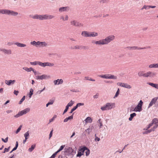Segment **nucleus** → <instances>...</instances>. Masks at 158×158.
<instances>
[{"instance_id": "8", "label": "nucleus", "mask_w": 158, "mask_h": 158, "mask_svg": "<svg viewBox=\"0 0 158 158\" xmlns=\"http://www.w3.org/2000/svg\"><path fill=\"white\" fill-rule=\"evenodd\" d=\"M41 20L47 19H51L54 18V16L52 15H41Z\"/></svg>"}, {"instance_id": "59", "label": "nucleus", "mask_w": 158, "mask_h": 158, "mask_svg": "<svg viewBox=\"0 0 158 158\" xmlns=\"http://www.w3.org/2000/svg\"><path fill=\"white\" fill-rule=\"evenodd\" d=\"M136 115V114L135 113H133L132 114H130V116L132 118H133V117L135 116Z\"/></svg>"}, {"instance_id": "44", "label": "nucleus", "mask_w": 158, "mask_h": 158, "mask_svg": "<svg viewBox=\"0 0 158 158\" xmlns=\"http://www.w3.org/2000/svg\"><path fill=\"white\" fill-rule=\"evenodd\" d=\"M74 103V102L72 100H71L69 102L67 106L68 107L69 106H72L73 104Z\"/></svg>"}, {"instance_id": "40", "label": "nucleus", "mask_w": 158, "mask_h": 158, "mask_svg": "<svg viewBox=\"0 0 158 158\" xmlns=\"http://www.w3.org/2000/svg\"><path fill=\"white\" fill-rule=\"evenodd\" d=\"M67 8V7H62L61 8H60L59 9V11L60 12H62L64 11H66Z\"/></svg>"}, {"instance_id": "23", "label": "nucleus", "mask_w": 158, "mask_h": 158, "mask_svg": "<svg viewBox=\"0 0 158 158\" xmlns=\"http://www.w3.org/2000/svg\"><path fill=\"white\" fill-rule=\"evenodd\" d=\"M156 7V6H152L150 5H144L143 7L141 8V10H143V9H145V10H147L149 9L150 8H155Z\"/></svg>"}, {"instance_id": "54", "label": "nucleus", "mask_w": 158, "mask_h": 158, "mask_svg": "<svg viewBox=\"0 0 158 158\" xmlns=\"http://www.w3.org/2000/svg\"><path fill=\"white\" fill-rule=\"evenodd\" d=\"M22 126L21 125H20L19 127V128L17 129L16 131V134L18 133L19 132V131H20V130H21V128L22 127Z\"/></svg>"}, {"instance_id": "36", "label": "nucleus", "mask_w": 158, "mask_h": 158, "mask_svg": "<svg viewBox=\"0 0 158 158\" xmlns=\"http://www.w3.org/2000/svg\"><path fill=\"white\" fill-rule=\"evenodd\" d=\"M41 15H34L33 18L34 19H38L41 20Z\"/></svg>"}, {"instance_id": "42", "label": "nucleus", "mask_w": 158, "mask_h": 158, "mask_svg": "<svg viewBox=\"0 0 158 158\" xmlns=\"http://www.w3.org/2000/svg\"><path fill=\"white\" fill-rule=\"evenodd\" d=\"M37 43H38V41L37 42H36L35 41H34L32 42H31V44L32 45H35V46H36L37 47Z\"/></svg>"}, {"instance_id": "43", "label": "nucleus", "mask_w": 158, "mask_h": 158, "mask_svg": "<svg viewBox=\"0 0 158 158\" xmlns=\"http://www.w3.org/2000/svg\"><path fill=\"white\" fill-rule=\"evenodd\" d=\"M56 117H57L56 115V114L54 115L53 116V117L51 119H50L49 122H53L54 120L56 118Z\"/></svg>"}, {"instance_id": "24", "label": "nucleus", "mask_w": 158, "mask_h": 158, "mask_svg": "<svg viewBox=\"0 0 158 158\" xmlns=\"http://www.w3.org/2000/svg\"><path fill=\"white\" fill-rule=\"evenodd\" d=\"M148 68L151 69L152 68H158V63L152 64L148 65Z\"/></svg>"}, {"instance_id": "31", "label": "nucleus", "mask_w": 158, "mask_h": 158, "mask_svg": "<svg viewBox=\"0 0 158 158\" xmlns=\"http://www.w3.org/2000/svg\"><path fill=\"white\" fill-rule=\"evenodd\" d=\"M149 85L156 89H158V84H154L152 83H148Z\"/></svg>"}, {"instance_id": "33", "label": "nucleus", "mask_w": 158, "mask_h": 158, "mask_svg": "<svg viewBox=\"0 0 158 158\" xmlns=\"http://www.w3.org/2000/svg\"><path fill=\"white\" fill-rule=\"evenodd\" d=\"M73 115H72L70 116H69L68 117L66 118H65L64 120V122H66L68 121L69 120H71L73 119Z\"/></svg>"}, {"instance_id": "37", "label": "nucleus", "mask_w": 158, "mask_h": 158, "mask_svg": "<svg viewBox=\"0 0 158 158\" xmlns=\"http://www.w3.org/2000/svg\"><path fill=\"white\" fill-rule=\"evenodd\" d=\"M68 17L67 15H66L65 18L63 16H61L60 17V19H62L63 21H64L68 20Z\"/></svg>"}, {"instance_id": "27", "label": "nucleus", "mask_w": 158, "mask_h": 158, "mask_svg": "<svg viewBox=\"0 0 158 158\" xmlns=\"http://www.w3.org/2000/svg\"><path fill=\"white\" fill-rule=\"evenodd\" d=\"M17 46L21 47H25L26 46V45L23 44L19 42H16L14 44Z\"/></svg>"}, {"instance_id": "55", "label": "nucleus", "mask_w": 158, "mask_h": 158, "mask_svg": "<svg viewBox=\"0 0 158 158\" xmlns=\"http://www.w3.org/2000/svg\"><path fill=\"white\" fill-rule=\"evenodd\" d=\"M84 104L83 103H78L77 105L75 106H77V108L78 106H83L84 105Z\"/></svg>"}, {"instance_id": "38", "label": "nucleus", "mask_w": 158, "mask_h": 158, "mask_svg": "<svg viewBox=\"0 0 158 158\" xmlns=\"http://www.w3.org/2000/svg\"><path fill=\"white\" fill-rule=\"evenodd\" d=\"M35 147V145H32L31 147L29 148L28 151L30 152H32L34 149Z\"/></svg>"}, {"instance_id": "32", "label": "nucleus", "mask_w": 158, "mask_h": 158, "mask_svg": "<svg viewBox=\"0 0 158 158\" xmlns=\"http://www.w3.org/2000/svg\"><path fill=\"white\" fill-rule=\"evenodd\" d=\"M142 110V108H140L139 106H137L134 109V111L135 112H140Z\"/></svg>"}, {"instance_id": "50", "label": "nucleus", "mask_w": 158, "mask_h": 158, "mask_svg": "<svg viewBox=\"0 0 158 158\" xmlns=\"http://www.w3.org/2000/svg\"><path fill=\"white\" fill-rule=\"evenodd\" d=\"M57 153L56 152L49 158H55Z\"/></svg>"}, {"instance_id": "2", "label": "nucleus", "mask_w": 158, "mask_h": 158, "mask_svg": "<svg viewBox=\"0 0 158 158\" xmlns=\"http://www.w3.org/2000/svg\"><path fill=\"white\" fill-rule=\"evenodd\" d=\"M153 124H155V126L156 125H157V127L158 126V120L156 118H155L153 119L152 121V123L149 124L145 128H144L143 130H146L147 129H148L150 127L152 126Z\"/></svg>"}, {"instance_id": "4", "label": "nucleus", "mask_w": 158, "mask_h": 158, "mask_svg": "<svg viewBox=\"0 0 158 158\" xmlns=\"http://www.w3.org/2000/svg\"><path fill=\"white\" fill-rule=\"evenodd\" d=\"M30 111V109L29 108L25 109L19 112L17 114L15 115L14 116L16 118H18L23 114H26Z\"/></svg>"}, {"instance_id": "20", "label": "nucleus", "mask_w": 158, "mask_h": 158, "mask_svg": "<svg viewBox=\"0 0 158 158\" xmlns=\"http://www.w3.org/2000/svg\"><path fill=\"white\" fill-rule=\"evenodd\" d=\"M15 82V80H6L5 81V82L6 84L8 85H11L14 84Z\"/></svg>"}, {"instance_id": "39", "label": "nucleus", "mask_w": 158, "mask_h": 158, "mask_svg": "<svg viewBox=\"0 0 158 158\" xmlns=\"http://www.w3.org/2000/svg\"><path fill=\"white\" fill-rule=\"evenodd\" d=\"M33 90L31 88L30 89V93L28 95V96L30 98H31L32 95L33 94Z\"/></svg>"}, {"instance_id": "22", "label": "nucleus", "mask_w": 158, "mask_h": 158, "mask_svg": "<svg viewBox=\"0 0 158 158\" xmlns=\"http://www.w3.org/2000/svg\"><path fill=\"white\" fill-rule=\"evenodd\" d=\"M48 45L47 43L45 42H41L39 41H38L37 46H40L41 47H45Z\"/></svg>"}, {"instance_id": "21", "label": "nucleus", "mask_w": 158, "mask_h": 158, "mask_svg": "<svg viewBox=\"0 0 158 158\" xmlns=\"http://www.w3.org/2000/svg\"><path fill=\"white\" fill-rule=\"evenodd\" d=\"M157 99H158L157 97H155V98H153L152 99V101H151V102H150V103L149 104V107L153 105L156 102V101H157Z\"/></svg>"}, {"instance_id": "14", "label": "nucleus", "mask_w": 158, "mask_h": 158, "mask_svg": "<svg viewBox=\"0 0 158 158\" xmlns=\"http://www.w3.org/2000/svg\"><path fill=\"white\" fill-rule=\"evenodd\" d=\"M54 64L53 63L50 62H44L43 63L41 62V66L44 67L47 66L52 67L54 66Z\"/></svg>"}, {"instance_id": "19", "label": "nucleus", "mask_w": 158, "mask_h": 158, "mask_svg": "<svg viewBox=\"0 0 158 158\" xmlns=\"http://www.w3.org/2000/svg\"><path fill=\"white\" fill-rule=\"evenodd\" d=\"M53 82L55 85L62 84L63 82V81L62 79H57L54 80Z\"/></svg>"}, {"instance_id": "45", "label": "nucleus", "mask_w": 158, "mask_h": 158, "mask_svg": "<svg viewBox=\"0 0 158 158\" xmlns=\"http://www.w3.org/2000/svg\"><path fill=\"white\" fill-rule=\"evenodd\" d=\"M143 104V102L141 100L140 101V102H139L137 106H139V107H140V108H142V106Z\"/></svg>"}, {"instance_id": "6", "label": "nucleus", "mask_w": 158, "mask_h": 158, "mask_svg": "<svg viewBox=\"0 0 158 158\" xmlns=\"http://www.w3.org/2000/svg\"><path fill=\"white\" fill-rule=\"evenodd\" d=\"M117 85L127 89H130L131 88V86L127 83H124L118 82L117 83Z\"/></svg>"}, {"instance_id": "30", "label": "nucleus", "mask_w": 158, "mask_h": 158, "mask_svg": "<svg viewBox=\"0 0 158 158\" xmlns=\"http://www.w3.org/2000/svg\"><path fill=\"white\" fill-rule=\"evenodd\" d=\"M98 34L97 32H90V37H96L98 36Z\"/></svg>"}, {"instance_id": "58", "label": "nucleus", "mask_w": 158, "mask_h": 158, "mask_svg": "<svg viewBox=\"0 0 158 158\" xmlns=\"http://www.w3.org/2000/svg\"><path fill=\"white\" fill-rule=\"evenodd\" d=\"M5 10L6 9L0 10V13L5 14Z\"/></svg>"}, {"instance_id": "47", "label": "nucleus", "mask_w": 158, "mask_h": 158, "mask_svg": "<svg viewBox=\"0 0 158 158\" xmlns=\"http://www.w3.org/2000/svg\"><path fill=\"white\" fill-rule=\"evenodd\" d=\"M99 77L101 78H103L105 79H107V74L104 75H99Z\"/></svg>"}, {"instance_id": "29", "label": "nucleus", "mask_w": 158, "mask_h": 158, "mask_svg": "<svg viewBox=\"0 0 158 158\" xmlns=\"http://www.w3.org/2000/svg\"><path fill=\"white\" fill-rule=\"evenodd\" d=\"M30 63L31 65H35L37 64H38L41 66V62L40 61H35L34 62H31Z\"/></svg>"}, {"instance_id": "17", "label": "nucleus", "mask_w": 158, "mask_h": 158, "mask_svg": "<svg viewBox=\"0 0 158 158\" xmlns=\"http://www.w3.org/2000/svg\"><path fill=\"white\" fill-rule=\"evenodd\" d=\"M157 128V125H156V126H154L150 130H148L147 129L146 130V131L143 132V134H148L150 133L151 132L154 131H155V129Z\"/></svg>"}, {"instance_id": "11", "label": "nucleus", "mask_w": 158, "mask_h": 158, "mask_svg": "<svg viewBox=\"0 0 158 158\" xmlns=\"http://www.w3.org/2000/svg\"><path fill=\"white\" fill-rule=\"evenodd\" d=\"M5 14L13 16H16L18 15V13L13 11L6 9Z\"/></svg>"}, {"instance_id": "62", "label": "nucleus", "mask_w": 158, "mask_h": 158, "mask_svg": "<svg viewBox=\"0 0 158 158\" xmlns=\"http://www.w3.org/2000/svg\"><path fill=\"white\" fill-rule=\"evenodd\" d=\"M19 93V92L18 91L15 90L14 92V93L16 95H17L18 93Z\"/></svg>"}, {"instance_id": "13", "label": "nucleus", "mask_w": 158, "mask_h": 158, "mask_svg": "<svg viewBox=\"0 0 158 158\" xmlns=\"http://www.w3.org/2000/svg\"><path fill=\"white\" fill-rule=\"evenodd\" d=\"M85 47L77 45L73 46H72L70 47L71 49H85Z\"/></svg>"}, {"instance_id": "57", "label": "nucleus", "mask_w": 158, "mask_h": 158, "mask_svg": "<svg viewBox=\"0 0 158 158\" xmlns=\"http://www.w3.org/2000/svg\"><path fill=\"white\" fill-rule=\"evenodd\" d=\"M68 109H69V107L67 106H66L65 109L64 110L63 113V114H64L67 111Z\"/></svg>"}, {"instance_id": "25", "label": "nucleus", "mask_w": 158, "mask_h": 158, "mask_svg": "<svg viewBox=\"0 0 158 158\" xmlns=\"http://www.w3.org/2000/svg\"><path fill=\"white\" fill-rule=\"evenodd\" d=\"M138 74L139 76L140 77H146V73H144V71H140L138 73Z\"/></svg>"}, {"instance_id": "56", "label": "nucleus", "mask_w": 158, "mask_h": 158, "mask_svg": "<svg viewBox=\"0 0 158 158\" xmlns=\"http://www.w3.org/2000/svg\"><path fill=\"white\" fill-rule=\"evenodd\" d=\"M8 137H7L5 139L3 138L2 139V140L5 143H6L8 141Z\"/></svg>"}, {"instance_id": "35", "label": "nucleus", "mask_w": 158, "mask_h": 158, "mask_svg": "<svg viewBox=\"0 0 158 158\" xmlns=\"http://www.w3.org/2000/svg\"><path fill=\"white\" fill-rule=\"evenodd\" d=\"M23 69L26 70V71H28V72H30L31 71H32L33 72H34V69H33V68H32L31 67L30 68H27V67H23Z\"/></svg>"}, {"instance_id": "28", "label": "nucleus", "mask_w": 158, "mask_h": 158, "mask_svg": "<svg viewBox=\"0 0 158 158\" xmlns=\"http://www.w3.org/2000/svg\"><path fill=\"white\" fill-rule=\"evenodd\" d=\"M146 49L145 47L140 48L137 46H133L132 47V50H142Z\"/></svg>"}, {"instance_id": "26", "label": "nucleus", "mask_w": 158, "mask_h": 158, "mask_svg": "<svg viewBox=\"0 0 158 158\" xmlns=\"http://www.w3.org/2000/svg\"><path fill=\"white\" fill-rule=\"evenodd\" d=\"M107 79H116L117 77L113 75L110 74H107Z\"/></svg>"}, {"instance_id": "34", "label": "nucleus", "mask_w": 158, "mask_h": 158, "mask_svg": "<svg viewBox=\"0 0 158 158\" xmlns=\"http://www.w3.org/2000/svg\"><path fill=\"white\" fill-rule=\"evenodd\" d=\"M86 123H91L92 120L91 118L89 117H87L85 120Z\"/></svg>"}, {"instance_id": "41", "label": "nucleus", "mask_w": 158, "mask_h": 158, "mask_svg": "<svg viewBox=\"0 0 158 158\" xmlns=\"http://www.w3.org/2000/svg\"><path fill=\"white\" fill-rule=\"evenodd\" d=\"M65 146V145H62L60 147V148H59V149H58V150L56 152H57V153H58L60 151H61L63 149V148H64Z\"/></svg>"}, {"instance_id": "64", "label": "nucleus", "mask_w": 158, "mask_h": 158, "mask_svg": "<svg viewBox=\"0 0 158 158\" xmlns=\"http://www.w3.org/2000/svg\"><path fill=\"white\" fill-rule=\"evenodd\" d=\"M13 44H13L12 42H9L7 43V45L10 46L12 45H13Z\"/></svg>"}, {"instance_id": "1", "label": "nucleus", "mask_w": 158, "mask_h": 158, "mask_svg": "<svg viewBox=\"0 0 158 158\" xmlns=\"http://www.w3.org/2000/svg\"><path fill=\"white\" fill-rule=\"evenodd\" d=\"M114 103H107L102 107L101 109L102 110H108L112 108L114 106Z\"/></svg>"}, {"instance_id": "52", "label": "nucleus", "mask_w": 158, "mask_h": 158, "mask_svg": "<svg viewBox=\"0 0 158 158\" xmlns=\"http://www.w3.org/2000/svg\"><path fill=\"white\" fill-rule=\"evenodd\" d=\"M77 109V107L75 106L71 110V111L70 112V113H72L74 111L76 110Z\"/></svg>"}, {"instance_id": "53", "label": "nucleus", "mask_w": 158, "mask_h": 158, "mask_svg": "<svg viewBox=\"0 0 158 158\" xmlns=\"http://www.w3.org/2000/svg\"><path fill=\"white\" fill-rule=\"evenodd\" d=\"M10 147H9L7 148H5L4 149V151L3 152V153H5L6 152H8L9 151V149Z\"/></svg>"}, {"instance_id": "9", "label": "nucleus", "mask_w": 158, "mask_h": 158, "mask_svg": "<svg viewBox=\"0 0 158 158\" xmlns=\"http://www.w3.org/2000/svg\"><path fill=\"white\" fill-rule=\"evenodd\" d=\"M92 43L98 45H103L106 44L104 39H101L98 41L94 40L92 42Z\"/></svg>"}, {"instance_id": "12", "label": "nucleus", "mask_w": 158, "mask_h": 158, "mask_svg": "<svg viewBox=\"0 0 158 158\" xmlns=\"http://www.w3.org/2000/svg\"><path fill=\"white\" fill-rule=\"evenodd\" d=\"M70 23L72 25L76 27H81L83 26L81 23H80L75 20L72 21Z\"/></svg>"}, {"instance_id": "63", "label": "nucleus", "mask_w": 158, "mask_h": 158, "mask_svg": "<svg viewBox=\"0 0 158 158\" xmlns=\"http://www.w3.org/2000/svg\"><path fill=\"white\" fill-rule=\"evenodd\" d=\"M53 130L51 131L50 132V134H49V139H50L52 136V132H53Z\"/></svg>"}, {"instance_id": "3", "label": "nucleus", "mask_w": 158, "mask_h": 158, "mask_svg": "<svg viewBox=\"0 0 158 158\" xmlns=\"http://www.w3.org/2000/svg\"><path fill=\"white\" fill-rule=\"evenodd\" d=\"M115 39V36L113 35H111L106 37L104 39L106 44H107L111 41L114 40Z\"/></svg>"}, {"instance_id": "15", "label": "nucleus", "mask_w": 158, "mask_h": 158, "mask_svg": "<svg viewBox=\"0 0 158 158\" xmlns=\"http://www.w3.org/2000/svg\"><path fill=\"white\" fill-rule=\"evenodd\" d=\"M87 149V148L85 147L81 148L80 150V152H78L77 155V156L80 157L83 155L84 152L85 150Z\"/></svg>"}, {"instance_id": "7", "label": "nucleus", "mask_w": 158, "mask_h": 158, "mask_svg": "<svg viewBox=\"0 0 158 158\" xmlns=\"http://www.w3.org/2000/svg\"><path fill=\"white\" fill-rule=\"evenodd\" d=\"M36 77V79L37 80H43L50 78V76H48L46 74H43L41 76H37Z\"/></svg>"}, {"instance_id": "46", "label": "nucleus", "mask_w": 158, "mask_h": 158, "mask_svg": "<svg viewBox=\"0 0 158 158\" xmlns=\"http://www.w3.org/2000/svg\"><path fill=\"white\" fill-rule=\"evenodd\" d=\"M29 135V133H28V131H27V132H26L24 135V137L26 139H27L28 138L27 137Z\"/></svg>"}, {"instance_id": "51", "label": "nucleus", "mask_w": 158, "mask_h": 158, "mask_svg": "<svg viewBox=\"0 0 158 158\" xmlns=\"http://www.w3.org/2000/svg\"><path fill=\"white\" fill-rule=\"evenodd\" d=\"M85 150L86 151L85 152L86 155V156H88L89 154L90 151L87 148V149L85 150Z\"/></svg>"}, {"instance_id": "48", "label": "nucleus", "mask_w": 158, "mask_h": 158, "mask_svg": "<svg viewBox=\"0 0 158 158\" xmlns=\"http://www.w3.org/2000/svg\"><path fill=\"white\" fill-rule=\"evenodd\" d=\"M25 96H23L22 98L21 99L20 101L19 102V104H21L22 102L25 100Z\"/></svg>"}, {"instance_id": "49", "label": "nucleus", "mask_w": 158, "mask_h": 158, "mask_svg": "<svg viewBox=\"0 0 158 158\" xmlns=\"http://www.w3.org/2000/svg\"><path fill=\"white\" fill-rule=\"evenodd\" d=\"M119 89H118L117 92H116V93L115 94L114 96V98H115L117 97L118 96V95L119 94Z\"/></svg>"}, {"instance_id": "10", "label": "nucleus", "mask_w": 158, "mask_h": 158, "mask_svg": "<svg viewBox=\"0 0 158 158\" xmlns=\"http://www.w3.org/2000/svg\"><path fill=\"white\" fill-rule=\"evenodd\" d=\"M65 152L66 155H73V150L71 148H68L65 149Z\"/></svg>"}, {"instance_id": "18", "label": "nucleus", "mask_w": 158, "mask_h": 158, "mask_svg": "<svg viewBox=\"0 0 158 158\" xmlns=\"http://www.w3.org/2000/svg\"><path fill=\"white\" fill-rule=\"evenodd\" d=\"M81 35L84 37H90V32H88L86 31H84L82 32Z\"/></svg>"}, {"instance_id": "60", "label": "nucleus", "mask_w": 158, "mask_h": 158, "mask_svg": "<svg viewBox=\"0 0 158 158\" xmlns=\"http://www.w3.org/2000/svg\"><path fill=\"white\" fill-rule=\"evenodd\" d=\"M101 119H99L98 120V122L99 123V124H100V128H101V127L102 126V123L101 122Z\"/></svg>"}, {"instance_id": "16", "label": "nucleus", "mask_w": 158, "mask_h": 158, "mask_svg": "<svg viewBox=\"0 0 158 158\" xmlns=\"http://www.w3.org/2000/svg\"><path fill=\"white\" fill-rule=\"evenodd\" d=\"M0 51L4 52L5 54L10 55L12 54V51L10 49H0Z\"/></svg>"}, {"instance_id": "61", "label": "nucleus", "mask_w": 158, "mask_h": 158, "mask_svg": "<svg viewBox=\"0 0 158 158\" xmlns=\"http://www.w3.org/2000/svg\"><path fill=\"white\" fill-rule=\"evenodd\" d=\"M85 131L86 132H87L88 134H89L90 132V128H88L87 129L85 130Z\"/></svg>"}, {"instance_id": "5", "label": "nucleus", "mask_w": 158, "mask_h": 158, "mask_svg": "<svg viewBox=\"0 0 158 158\" xmlns=\"http://www.w3.org/2000/svg\"><path fill=\"white\" fill-rule=\"evenodd\" d=\"M156 75V73L154 72L149 71L146 73V77H154Z\"/></svg>"}]
</instances>
